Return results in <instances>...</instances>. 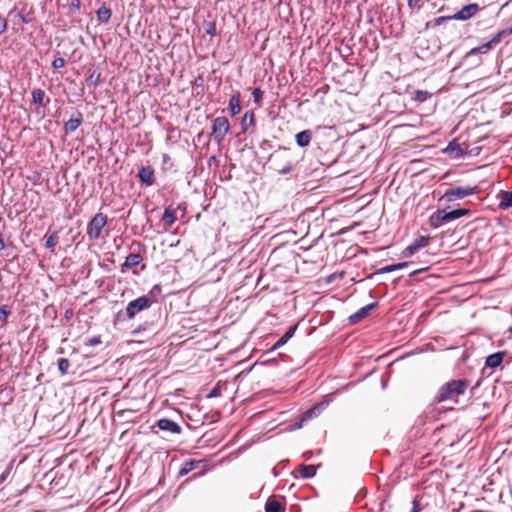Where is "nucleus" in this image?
<instances>
[{
    "mask_svg": "<svg viewBox=\"0 0 512 512\" xmlns=\"http://www.w3.org/2000/svg\"><path fill=\"white\" fill-rule=\"evenodd\" d=\"M152 306V301H150L147 297L140 296L132 301H130L125 311L118 312V318L123 320H131L136 317L140 312L150 308Z\"/></svg>",
    "mask_w": 512,
    "mask_h": 512,
    "instance_id": "3",
    "label": "nucleus"
},
{
    "mask_svg": "<svg viewBox=\"0 0 512 512\" xmlns=\"http://www.w3.org/2000/svg\"><path fill=\"white\" fill-rule=\"evenodd\" d=\"M204 85V78L201 75H198L192 82L193 87H202Z\"/></svg>",
    "mask_w": 512,
    "mask_h": 512,
    "instance_id": "50",
    "label": "nucleus"
},
{
    "mask_svg": "<svg viewBox=\"0 0 512 512\" xmlns=\"http://www.w3.org/2000/svg\"><path fill=\"white\" fill-rule=\"evenodd\" d=\"M379 306L378 302H372L370 304H367L364 307H361L359 310H357L355 313L351 314L349 316V323L350 324H356L363 318L367 317L369 313L376 309Z\"/></svg>",
    "mask_w": 512,
    "mask_h": 512,
    "instance_id": "13",
    "label": "nucleus"
},
{
    "mask_svg": "<svg viewBox=\"0 0 512 512\" xmlns=\"http://www.w3.org/2000/svg\"><path fill=\"white\" fill-rule=\"evenodd\" d=\"M228 109L230 111L231 116H235L240 113L241 105H240V93L236 92L233 94L228 103Z\"/></svg>",
    "mask_w": 512,
    "mask_h": 512,
    "instance_id": "20",
    "label": "nucleus"
},
{
    "mask_svg": "<svg viewBox=\"0 0 512 512\" xmlns=\"http://www.w3.org/2000/svg\"><path fill=\"white\" fill-rule=\"evenodd\" d=\"M508 355L507 350L498 351L496 353L490 354L485 359V366L491 369H496L501 366L504 361V358Z\"/></svg>",
    "mask_w": 512,
    "mask_h": 512,
    "instance_id": "15",
    "label": "nucleus"
},
{
    "mask_svg": "<svg viewBox=\"0 0 512 512\" xmlns=\"http://www.w3.org/2000/svg\"><path fill=\"white\" fill-rule=\"evenodd\" d=\"M282 160L284 161L283 166L278 167L275 165L274 170L278 175H287L294 170L296 163L291 160H287L284 157H282Z\"/></svg>",
    "mask_w": 512,
    "mask_h": 512,
    "instance_id": "23",
    "label": "nucleus"
},
{
    "mask_svg": "<svg viewBox=\"0 0 512 512\" xmlns=\"http://www.w3.org/2000/svg\"><path fill=\"white\" fill-rule=\"evenodd\" d=\"M45 247L47 249H53L59 242V235H58V231H54L52 232L51 234H46L45 235Z\"/></svg>",
    "mask_w": 512,
    "mask_h": 512,
    "instance_id": "34",
    "label": "nucleus"
},
{
    "mask_svg": "<svg viewBox=\"0 0 512 512\" xmlns=\"http://www.w3.org/2000/svg\"><path fill=\"white\" fill-rule=\"evenodd\" d=\"M444 152L448 154L452 159H461L466 155V152H464L456 139H453L448 143L447 147L444 149Z\"/></svg>",
    "mask_w": 512,
    "mask_h": 512,
    "instance_id": "16",
    "label": "nucleus"
},
{
    "mask_svg": "<svg viewBox=\"0 0 512 512\" xmlns=\"http://www.w3.org/2000/svg\"><path fill=\"white\" fill-rule=\"evenodd\" d=\"M316 474V467L314 465H300V475L303 479L313 478Z\"/></svg>",
    "mask_w": 512,
    "mask_h": 512,
    "instance_id": "32",
    "label": "nucleus"
},
{
    "mask_svg": "<svg viewBox=\"0 0 512 512\" xmlns=\"http://www.w3.org/2000/svg\"><path fill=\"white\" fill-rule=\"evenodd\" d=\"M177 208H178V209H181V210H185V209H186V206H185V204H184V203H182V204H179Z\"/></svg>",
    "mask_w": 512,
    "mask_h": 512,
    "instance_id": "62",
    "label": "nucleus"
},
{
    "mask_svg": "<svg viewBox=\"0 0 512 512\" xmlns=\"http://www.w3.org/2000/svg\"><path fill=\"white\" fill-rule=\"evenodd\" d=\"M508 34H512V28L499 30L486 43H489L490 48L492 49L496 44H498L501 41V39L504 35H508Z\"/></svg>",
    "mask_w": 512,
    "mask_h": 512,
    "instance_id": "31",
    "label": "nucleus"
},
{
    "mask_svg": "<svg viewBox=\"0 0 512 512\" xmlns=\"http://www.w3.org/2000/svg\"><path fill=\"white\" fill-rule=\"evenodd\" d=\"M507 332H509L510 334H512V326L508 328Z\"/></svg>",
    "mask_w": 512,
    "mask_h": 512,
    "instance_id": "64",
    "label": "nucleus"
},
{
    "mask_svg": "<svg viewBox=\"0 0 512 512\" xmlns=\"http://www.w3.org/2000/svg\"><path fill=\"white\" fill-rule=\"evenodd\" d=\"M451 20H453L452 15L439 16V17L435 18L433 22H427L426 27L427 28H429V27L435 28V27H438V26L444 24L445 22H448Z\"/></svg>",
    "mask_w": 512,
    "mask_h": 512,
    "instance_id": "36",
    "label": "nucleus"
},
{
    "mask_svg": "<svg viewBox=\"0 0 512 512\" xmlns=\"http://www.w3.org/2000/svg\"><path fill=\"white\" fill-rule=\"evenodd\" d=\"M155 427L162 431L169 432L171 434H181L182 432L180 425L177 422L168 418L158 419L155 424Z\"/></svg>",
    "mask_w": 512,
    "mask_h": 512,
    "instance_id": "12",
    "label": "nucleus"
},
{
    "mask_svg": "<svg viewBox=\"0 0 512 512\" xmlns=\"http://www.w3.org/2000/svg\"><path fill=\"white\" fill-rule=\"evenodd\" d=\"M83 123V114L76 110L71 118L64 123L63 129L65 134H71L75 132Z\"/></svg>",
    "mask_w": 512,
    "mask_h": 512,
    "instance_id": "14",
    "label": "nucleus"
},
{
    "mask_svg": "<svg viewBox=\"0 0 512 512\" xmlns=\"http://www.w3.org/2000/svg\"><path fill=\"white\" fill-rule=\"evenodd\" d=\"M151 325H152L151 323L146 321V322L138 325L131 333L134 336H138V335L142 334L144 331L149 330Z\"/></svg>",
    "mask_w": 512,
    "mask_h": 512,
    "instance_id": "43",
    "label": "nucleus"
},
{
    "mask_svg": "<svg viewBox=\"0 0 512 512\" xmlns=\"http://www.w3.org/2000/svg\"><path fill=\"white\" fill-rule=\"evenodd\" d=\"M480 188L478 186H455L450 187L445 191L441 199H446L447 202H451L456 199H464L465 197L478 194Z\"/></svg>",
    "mask_w": 512,
    "mask_h": 512,
    "instance_id": "4",
    "label": "nucleus"
},
{
    "mask_svg": "<svg viewBox=\"0 0 512 512\" xmlns=\"http://www.w3.org/2000/svg\"><path fill=\"white\" fill-rule=\"evenodd\" d=\"M422 510V505L420 503V497L416 496L412 502L411 512H420Z\"/></svg>",
    "mask_w": 512,
    "mask_h": 512,
    "instance_id": "47",
    "label": "nucleus"
},
{
    "mask_svg": "<svg viewBox=\"0 0 512 512\" xmlns=\"http://www.w3.org/2000/svg\"><path fill=\"white\" fill-rule=\"evenodd\" d=\"M214 161H216V156L213 155L209 158V163Z\"/></svg>",
    "mask_w": 512,
    "mask_h": 512,
    "instance_id": "63",
    "label": "nucleus"
},
{
    "mask_svg": "<svg viewBox=\"0 0 512 512\" xmlns=\"http://www.w3.org/2000/svg\"><path fill=\"white\" fill-rule=\"evenodd\" d=\"M101 73L97 70H94L92 73H90L87 78L86 82L89 86L96 87L100 82Z\"/></svg>",
    "mask_w": 512,
    "mask_h": 512,
    "instance_id": "37",
    "label": "nucleus"
},
{
    "mask_svg": "<svg viewBox=\"0 0 512 512\" xmlns=\"http://www.w3.org/2000/svg\"><path fill=\"white\" fill-rule=\"evenodd\" d=\"M8 239H10V237H8ZM10 248H14V244L8 240V242H6V249L9 250Z\"/></svg>",
    "mask_w": 512,
    "mask_h": 512,
    "instance_id": "61",
    "label": "nucleus"
},
{
    "mask_svg": "<svg viewBox=\"0 0 512 512\" xmlns=\"http://www.w3.org/2000/svg\"><path fill=\"white\" fill-rule=\"evenodd\" d=\"M176 213L175 210L171 207H166L163 213L162 221L165 226L171 227L176 221Z\"/></svg>",
    "mask_w": 512,
    "mask_h": 512,
    "instance_id": "26",
    "label": "nucleus"
},
{
    "mask_svg": "<svg viewBox=\"0 0 512 512\" xmlns=\"http://www.w3.org/2000/svg\"><path fill=\"white\" fill-rule=\"evenodd\" d=\"M312 135V131L309 129L300 131L295 135V142L301 148L307 147L311 142Z\"/></svg>",
    "mask_w": 512,
    "mask_h": 512,
    "instance_id": "18",
    "label": "nucleus"
},
{
    "mask_svg": "<svg viewBox=\"0 0 512 512\" xmlns=\"http://www.w3.org/2000/svg\"><path fill=\"white\" fill-rule=\"evenodd\" d=\"M421 0H407L408 6L414 8L418 5Z\"/></svg>",
    "mask_w": 512,
    "mask_h": 512,
    "instance_id": "57",
    "label": "nucleus"
},
{
    "mask_svg": "<svg viewBox=\"0 0 512 512\" xmlns=\"http://www.w3.org/2000/svg\"><path fill=\"white\" fill-rule=\"evenodd\" d=\"M12 310L8 305L0 306V324L4 325L7 323L9 316L11 315Z\"/></svg>",
    "mask_w": 512,
    "mask_h": 512,
    "instance_id": "38",
    "label": "nucleus"
},
{
    "mask_svg": "<svg viewBox=\"0 0 512 512\" xmlns=\"http://www.w3.org/2000/svg\"><path fill=\"white\" fill-rule=\"evenodd\" d=\"M8 18L15 26L32 24L35 21V10L32 5L18 1L8 12Z\"/></svg>",
    "mask_w": 512,
    "mask_h": 512,
    "instance_id": "2",
    "label": "nucleus"
},
{
    "mask_svg": "<svg viewBox=\"0 0 512 512\" xmlns=\"http://www.w3.org/2000/svg\"><path fill=\"white\" fill-rule=\"evenodd\" d=\"M491 50L490 48V44L489 43H483L481 44L480 46L478 47H474L472 49H470L466 55H465V59H469L473 56H476V55H480V54H486L488 53L489 51Z\"/></svg>",
    "mask_w": 512,
    "mask_h": 512,
    "instance_id": "25",
    "label": "nucleus"
},
{
    "mask_svg": "<svg viewBox=\"0 0 512 512\" xmlns=\"http://www.w3.org/2000/svg\"><path fill=\"white\" fill-rule=\"evenodd\" d=\"M57 365H58V370L61 373V375H66L71 366L70 361L67 358H60L57 362Z\"/></svg>",
    "mask_w": 512,
    "mask_h": 512,
    "instance_id": "39",
    "label": "nucleus"
},
{
    "mask_svg": "<svg viewBox=\"0 0 512 512\" xmlns=\"http://www.w3.org/2000/svg\"><path fill=\"white\" fill-rule=\"evenodd\" d=\"M15 459H12L8 465L6 466L5 470L0 474V485L4 483L7 478L10 476L13 468H14Z\"/></svg>",
    "mask_w": 512,
    "mask_h": 512,
    "instance_id": "40",
    "label": "nucleus"
},
{
    "mask_svg": "<svg viewBox=\"0 0 512 512\" xmlns=\"http://www.w3.org/2000/svg\"><path fill=\"white\" fill-rule=\"evenodd\" d=\"M481 7L477 3H470L468 5L463 6L459 11L452 14L453 20L456 21H467L474 17L479 11Z\"/></svg>",
    "mask_w": 512,
    "mask_h": 512,
    "instance_id": "7",
    "label": "nucleus"
},
{
    "mask_svg": "<svg viewBox=\"0 0 512 512\" xmlns=\"http://www.w3.org/2000/svg\"><path fill=\"white\" fill-rule=\"evenodd\" d=\"M272 147L271 145V142L269 140H263L261 143H260V148L264 151H267L268 149H270Z\"/></svg>",
    "mask_w": 512,
    "mask_h": 512,
    "instance_id": "53",
    "label": "nucleus"
},
{
    "mask_svg": "<svg viewBox=\"0 0 512 512\" xmlns=\"http://www.w3.org/2000/svg\"><path fill=\"white\" fill-rule=\"evenodd\" d=\"M204 29H205V32L212 37L217 35L216 23L213 21H205Z\"/></svg>",
    "mask_w": 512,
    "mask_h": 512,
    "instance_id": "41",
    "label": "nucleus"
},
{
    "mask_svg": "<svg viewBox=\"0 0 512 512\" xmlns=\"http://www.w3.org/2000/svg\"><path fill=\"white\" fill-rule=\"evenodd\" d=\"M441 215H442V210L441 209H437L435 212H433L430 215V217H429V225L432 228L437 229L444 222L443 217H441Z\"/></svg>",
    "mask_w": 512,
    "mask_h": 512,
    "instance_id": "28",
    "label": "nucleus"
},
{
    "mask_svg": "<svg viewBox=\"0 0 512 512\" xmlns=\"http://www.w3.org/2000/svg\"><path fill=\"white\" fill-rule=\"evenodd\" d=\"M221 385L220 383H217L211 390L210 392L207 394V398H217L219 396H221Z\"/></svg>",
    "mask_w": 512,
    "mask_h": 512,
    "instance_id": "45",
    "label": "nucleus"
},
{
    "mask_svg": "<svg viewBox=\"0 0 512 512\" xmlns=\"http://www.w3.org/2000/svg\"><path fill=\"white\" fill-rule=\"evenodd\" d=\"M470 385V381L463 379H453L443 384L437 391L434 402L441 403L447 400H456L460 395H463Z\"/></svg>",
    "mask_w": 512,
    "mask_h": 512,
    "instance_id": "1",
    "label": "nucleus"
},
{
    "mask_svg": "<svg viewBox=\"0 0 512 512\" xmlns=\"http://www.w3.org/2000/svg\"><path fill=\"white\" fill-rule=\"evenodd\" d=\"M198 462L194 460L184 462L178 472V476L182 477L190 473L196 466Z\"/></svg>",
    "mask_w": 512,
    "mask_h": 512,
    "instance_id": "33",
    "label": "nucleus"
},
{
    "mask_svg": "<svg viewBox=\"0 0 512 512\" xmlns=\"http://www.w3.org/2000/svg\"><path fill=\"white\" fill-rule=\"evenodd\" d=\"M33 104L37 107H45L44 103L45 92L41 89H34L31 93Z\"/></svg>",
    "mask_w": 512,
    "mask_h": 512,
    "instance_id": "29",
    "label": "nucleus"
},
{
    "mask_svg": "<svg viewBox=\"0 0 512 512\" xmlns=\"http://www.w3.org/2000/svg\"><path fill=\"white\" fill-rule=\"evenodd\" d=\"M432 97V93L426 90H416L412 97L418 103H424Z\"/></svg>",
    "mask_w": 512,
    "mask_h": 512,
    "instance_id": "35",
    "label": "nucleus"
},
{
    "mask_svg": "<svg viewBox=\"0 0 512 512\" xmlns=\"http://www.w3.org/2000/svg\"><path fill=\"white\" fill-rule=\"evenodd\" d=\"M470 213H471V210L466 209V208H458V209H454L451 211L442 210L441 217H443V220L445 223H448V222L457 220L463 216H467Z\"/></svg>",
    "mask_w": 512,
    "mask_h": 512,
    "instance_id": "17",
    "label": "nucleus"
},
{
    "mask_svg": "<svg viewBox=\"0 0 512 512\" xmlns=\"http://www.w3.org/2000/svg\"><path fill=\"white\" fill-rule=\"evenodd\" d=\"M6 249V241L2 234H0V252Z\"/></svg>",
    "mask_w": 512,
    "mask_h": 512,
    "instance_id": "56",
    "label": "nucleus"
},
{
    "mask_svg": "<svg viewBox=\"0 0 512 512\" xmlns=\"http://www.w3.org/2000/svg\"><path fill=\"white\" fill-rule=\"evenodd\" d=\"M73 310L70 308V309H67L64 313V318L66 320H70L72 317H73Z\"/></svg>",
    "mask_w": 512,
    "mask_h": 512,
    "instance_id": "55",
    "label": "nucleus"
},
{
    "mask_svg": "<svg viewBox=\"0 0 512 512\" xmlns=\"http://www.w3.org/2000/svg\"><path fill=\"white\" fill-rule=\"evenodd\" d=\"M212 137L217 144H221L230 132V123L227 117H216L212 122Z\"/></svg>",
    "mask_w": 512,
    "mask_h": 512,
    "instance_id": "6",
    "label": "nucleus"
},
{
    "mask_svg": "<svg viewBox=\"0 0 512 512\" xmlns=\"http://www.w3.org/2000/svg\"><path fill=\"white\" fill-rule=\"evenodd\" d=\"M143 260L142 256L138 253H130L123 264L124 268L132 269L137 267Z\"/></svg>",
    "mask_w": 512,
    "mask_h": 512,
    "instance_id": "24",
    "label": "nucleus"
},
{
    "mask_svg": "<svg viewBox=\"0 0 512 512\" xmlns=\"http://www.w3.org/2000/svg\"><path fill=\"white\" fill-rule=\"evenodd\" d=\"M481 147H474L469 152L466 153V155L469 156H477L480 154Z\"/></svg>",
    "mask_w": 512,
    "mask_h": 512,
    "instance_id": "54",
    "label": "nucleus"
},
{
    "mask_svg": "<svg viewBox=\"0 0 512 512\" xmlns=\"http://www.w3.org/2000/svg\"><path fill=\"white\" fill-rule=\"evenodd\" d=\"M254 125V112L252 110L246 111L241 119V131L246 133L248 129Z\"/></svg>",
    "mask_w": 512,
    "mask_h": 512,
    "instance_id": "22",
    "label": "nucleus"
},
{
    "mask_svg": "<svg viewBox=\"0 0 512 512\" xmlns=\"http://www.w3.org/2000/svg\"><path fill=\"white\" fill-rule=\"evenodd\" d=\"M80 6H81L80 0H72L70 5H69V12L72 13V12H75V11H79L80 10Z\"/></svg>",
    "mask_w": 512,
    "mask_h": 512,
    "instance_id": "49",
    "label": "nucleus"
},
{
    "mask_svg": "<svg viewBox=\"0 0 512 512\" xmlns=\"http://www.w3.org/2000/svg\"><path fill=\"white\" fill-rule=\"evenodd\" d=\"M425 269H417L410 273V277H414L415 275L419 274L420 272L424 271Z\"/></svg>",
    "mask_w": 512,
    "mask_h": 512,
    "instance_id": "60",
    "label": "nucleus"
},
{
    "mask_svg": "<svg viewBox=\"0 0 512 512\" xmlns=\"http://www.w3.org/2000/svg\"><path fill=\"white\" fill-rule=\"evenodd\" d=\"M297 329H298V324H294V325L290 326L288 328V330L284 333V335L277 342H275L273 344V346L262 355V357H264V356L278 350L282 346H284L294 336Z\"/></svg>",
    "mask_w": 512,
    "mask_h": 512,
    "instance_id": "11",
    "label": "nucleus"
},
{
    "mask_svg": "<svg viewBox=\"0 0 512 512\" xmlns=\"http://www.w3.org/2000/svg\"><path fill=\"white\" fill-rule=\"evenodd\" d=\"M108 222V218L103 213L94 215L87 224L86 234L90 240H98L101 236V231Z\"/></svg>",
    "mask_w": 512,
    "mask_h": 512,
    "instance_id": "5",
    "label": "nucleus"
},
{
    "mask_svg": "<svg viewBox=\"0 0 512 512\" xmlns=\"http://www.w3.org/2000/svg\"><path fill=\"white\" fill-rule=\"evenodd\" d=\"M264 509L265 512H286V498L284 496H270Z\"/></svg>",
    "mask_w": 512,
    "mask_h": 512,
    "instance_id": "10",
    "label": "nucleus"
},
{
    "mask_svg": "<svg viewBox=\"0 0 512 512\" xmlns=\"http://www.w3.org/2000/svg\"><path fill=\"white\" fill-rule=\"evenodd\" d=\"M409 264H411V262H399V263L392 264V265H386L384 267L377 269L374 274L391 273V272H394L397 270L404 269V268L408 267Z\"/></svg>",
    "mask_w": 512,
    "mask_h": 512,
    "instance_id": "21",
    "label": "nucleus"
},
{
    "mask_svg": "<svg viewBox=\"0 0 512 512\" xmlns=\"http://www.w3.org/2000/svg\"><path fill=\"white\" fill-rule=\"evenodd\" d=\"M97 19L102 23H108L110 21L112 11L104 4L96 12Z\"/></svg>",
    "mask_w": 512,
    "mask_h": 512,
    "instance_id": "27",
    "label": "nucleus"
},
{
    "mask_svg": "<svg viewBox=\"0 0 512 512\" xmlns=\"http://www.w3.org/2000/svg\"><path fill=\"white\" fill-rule=\"evenodd\" d=\"M162 293V287L160 284H155L146 295H142L143 297H147L150 301H152V305L158 302V297Z\"/></svg>",
    "mask_w": 512,
    "mask_h": 512,
    "instance_id": "30",
    "label": "nucleus"
},
{
    "mask_svg": "<svg viewBox=\"0 0 512 512\" xmlns=\"http://www.w3.org/2000/svg\"><path fill=\"white\" fill-rule=\"evenodd\" d=\"M101 342H102L101 336H93L85 342V345L86 346H96V345L100 344Z\"/></svg>",
    "mask_w": 512,
    "mask_h": 512,
    "instance_id": "48",
    "label": "nucleus"
},
{
    "mask_svg": "<svg viewBox=\"0 0 512 512\" xmlns=\"http://www.w3.org/2000/svg\"><path fill=\"white\" fill-rule=\"evenodd\" d=\"M7 29V20L0 15V35H2Z\"/></svg>",
    "mask_w": 512,
    "mask_h": 512,
    "instance_id": "52",
    "label": "nucleus"
},
{
    "mask_svg": "<svg viewBox=\"0 0 512 512\" xmlns=\"http://www.w3.org/2000/svg\"><path fill=\"white\" fill-rule=\"evenodd\" d=\"M321 410H322V405L316 404L305 412V417L312 418L313 416L318 415L321 412Z\"/></svg>",
    "mask_w": 512,
    "mask_h": 512,
    "instance_id": "42",
    "label": "nucleus"
},
{
    "mask_svg": "<svg viewBox=\"0 0 512 512\" xmlns=\"http://www.w3.org/2000/svg\"><path fill=\"white\" fill-rule=\"evenodd\" d=\"M137 177L144 187H150L155 183V170L152 166H141L138 169Z\"/></svg>",
    "mask_w": 512,
    "mask_h": 512,
    "instance_id": "9",
    "label": "nucleus"
},
{
    "mask_svg": "<svg viewBox=\"0 0 512 512\" xmlns=\"http://www.w3.org/2000/svg\"><path fill=\"white\" fill-rule=\"evenodd\" d=\"M339 276H342V273H340V274H339ZM337 277H338V275H337L336 273L331 274V275L327 278V282H328V283H331V282H333Z\"/></svg>",
    "mask_w": 512,
    "mask_h": 512,
    "instance_id": "58",
    "label": "nucleus"
},
{
    "mask_svg": "<svg viewBox=\"0 0 512 512\" xmlns=\"http://www.w3.org/2000/svg\"><path fill=\"white\" fill-rule=\"evenodd\" d=\"M429 244V238L426 236L417 237L410 245L402 250L401 256L409 258L417 253L420 249L426 247Z\"/></svg>",
    "mask_w": 512,
    "mask_h": 512,
    "instance_id": "8",
    "label": "nucleus"
},
{
    "mask_svg": "<svg viewBox=\"0 0 512 512\" xmlns=\"http://www.w3.org/2000/svg\"><path fill=\"white\" fill-rule=\"evenodd\" d=\"M252 96L254 103L260 105L263 98V91L260 88H254L252 91Z\"/></svg>",
    "mask_w": 512,
    "mask_h": 512,
    "instance_id": "44",
    "label": "nucleus"
},
{
    "mask_svg": "<svg viewBox=\"0 0 512 512\" xmlns=\"http://www.w3.org/2000/svg\"><path fill=\"white\" fill-rule=\"evenodd\" d=\"M256 364H260V365H277L278 364V360L276 358H273V359H266V360H261V361H258Z\"/></svg>",
    "mask_w": 512,
    "mask_h": 512,
    "instance_id": "51",
    "label": "nucleus"
},
{
    "mask_svg": "<svg viewBox=\"0 0 512 512\" xmlns=\"http://www.w3.org/2000/svg\"><path fill=\"white\" fill-rule=\"evenodd\" d=\"M498 207L502 210L512 208V191H500L498 194Z\"/></svg>",
    "mask_w": 512,
    "mask_h": 512,
    "instance_id": "19",
    "label": "nucleus"
},
{
    "mask_svg": "<svg viewBox=\"0 0 512 512\" xmlns=\"http://www.w3.org/2000/svg\"><path fill=\"white\" fill-rule=\"evenodd\" d=\"M66 64V61L63 57H56L52 62L53 69L57 70L63 68Z\"/></svg>",
    "mask_w": 512,
    "mask_h": 512,
    "instance_id": "46",
    "label": "nucleus"
},
{
    "mask_svg": "<svg viewBox=\"0 0 512 512\" xmlns=\"http://www.w3.org/2000/svg\"><path fill=\"white\" fill-rule=\"evenodd\" d=\"M171 160L170 156L167 153L162 154V163L166 164Z\"/></svg>",
    "mask_w": 512,
    "mask_h": 512,
    "instance_id": "59",
    "label": "nucleus"
}]
</instances>
